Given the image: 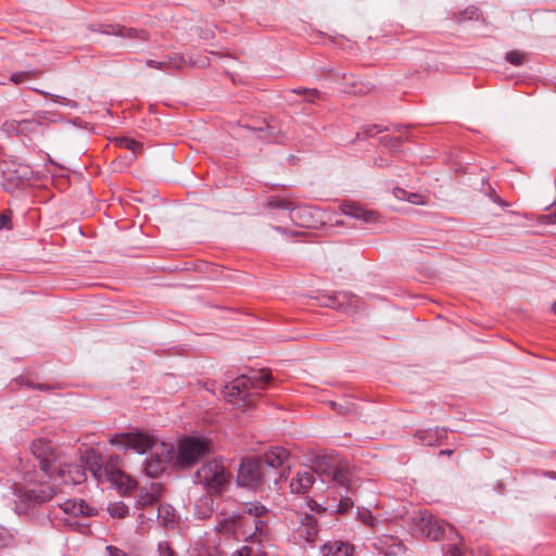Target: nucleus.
Listing matches in <instances>:
<instances>
[{
    "instance_id": "ddd939ff",
    "label": "nucleus",
    "mask_w": 556,
    "mask_h": 556,
    "mask_svg": "<svg viewBox=\"0 0 556 556\" xmlns=\"http://www.w3.org/2000/svg\"><path fill=\"white\" fill-rule=\"evenodd\" d=\"M2 187L7 192H13L20 187L28 184L33 177L34 172L30 166L26 164H10L2 169Z\"/></svg>"
},
{
    "instance_id": "8fccbe9b",
    "label": "nucleus",
    "mask_w": 556,
    "mask_h": 556,
    "mask_svg": "<svg viewBox=\"0 0 556 556\" xmlns=\"http://www.w3.org/2000/svg\"><path fill=\"white\" fill-rule=\"evenodd\" d=\"M446 554H448L451 556H462L463 555L460 546H458L455 543L451 544L448 546V549H447Z\"/></svg>"
},
{
    "instance_id": "20e7f679",
    "label": "nucleus",
    "mask_w": 556,
    "mask_h": 556,
    "mask_svg": "<svg viewBox=\"0 0 556 556\" xmlns=\"http://www.w3.org/2000/svg\"><path fill=\"white\" fill-rule=\"evenodd\" d=\"M268 509L261 503H248L239 514L240 541L258 542L269 535Z\"/></svg>"
},
{
    "instance_id": "39448f33",
    "label": "nucleus",
    "mask_w": 556,
    "mask_h": 556,
    "mask_svg": "<svg viewBox=\"0 0 556 556\" xmlns=\"http://www.w3.org/2000/svg\"><path fill=\"white\" fill-rule=\"evenodd\" d=\"M314 471L324 481L342 486H348L352 479L349 462L333 455L318 457L314 464Z\"/></svg>"
},
{
    "instance_id": "0eeeda50",
    "label": "nucleus",
    "mask_w": 556,
    "mask_h": 556,
    "mask_svg": "<svg viewBox=\"0 0 556 556\" xmlns=\"http://www.w3.org/2000/svg\"><path fill=\"white\" fill-rule=\"evenodd\" d=\"M86 460L89 465V471L98 481L106 478L109 481L116 484L124 483L125 473L119 467V456L110 457V459L104 463L100 454L91 451L86 454Z\"/></svg>"
},
{
    "instance_id": "6ab92c4d",
    "label": "nucleus",
    "mask_w": 556,
    "mask_h": 556,
    "mask_svg": "<svg viewBox=\"0 0 556 556\" xmlns=\"http://www.w3.org/2000/svg\"><path fill=\"white\" fill-rule=\"evenodd\" d=\"M91 30L105 35H115L125 38L147 40V33L137 28H127L121 25H93Z\"/></svg>"
},
{
    "instance_id": "f257e3e1",
    "label": "nucleus",
    "mask_w": 556,
    "mask_h": 556,
    "mask_svg": "<svg viewBox=\"0 0 556 556\" xmlns=\"http://www.w3.org/2000/svg\"><path fill=\"white\" fill-rule=\"evenodd\" d=\"M56 477L50 479L45 472L27 473L24 484L14 485L16 510L29 515L36 507L50 502L56 494Z\"/></svg>"
},
{
    "instance_id": "5701e85b",
    "label": "nucleus",
    "mask_w": 556,
    "mask_h": 556,
    "mask_svg": "<svg viewBox=\"0 0 556 556\" xmlns=\"http://www.w3.org/2000/svg\"><path fill=\"white\" fill-rule=\"evenodd\" d=\"M415 438L424 445L435 446L447 438V430L439 427L418 430L415 433Z\"/></svg>"
},
{
    "instance_id": "ea45409f",
    "label": "nucleus",
    "mask_w": 556,
    "mask_h": 556,
    "mask_svg": "<svg viewBox=\"0 0 556 556\" xmlns=\"http://www.w3.org/2000/svg\"><path fill=\"white\" fill-rule=\"evenodd\" d=\"M505 60L507 62H509L510 64L518 66V65H521L525 62L526 54L523 52H520V51H517V50L509 51V52L506 53Z\"/></svg>"
},
{
    "instance_id": "7ed1b4c3",
    "label": "nucleus",
    "mask_w": 556,
    "mask_h": 556,
    "mask_svg": "<svg viewBox=\"0 0 556 556\" xmlns=\"http://www.w3.org/2000/svg\"><path fill=\"white\" fill-rule=\"evenodd\" d=\"M231 477L230 471L217 459L205 463L197 470L195 481L210 494V496H205L201 500V503L207 507L203 513L198 511L201 518L211 516L214 504L212 495L224 493L230 485Z\"/></svg>"
},
{
    "instance_id": "4468645a",
    "label": "nucleus",
    "mask_w": 556,
    "mask_h": 556,
    "mask_svg": "<svg viewBox=\"0 0 556 556\" xmlns=\"http://www.w3.org/2000/svg\"><path fill=\"white\" fill-rule=\"evenodd\" d=\"M173 446L162 442L156 444L153 451L149 452V456L144 462V472L149 477H156L163 472L168 463L172 460Z\"/></svg>"
},
{
    "instance_id": "f8f14e48",
    "label": "nucleus",
    "mask_w": 556,
    "mask_h": 556,
    "mask_svg": "<svg viewBox=\"0 0 556 556\" xmlns=\"http://www.w3.org/2000/svg\"><path fill=\"white\" fill-rule=\"evenodd\" d=\"M417 527L425 538L432 541H439L442 538L452 540L453 536H458V533L453 526L445 525L439 518L430 514L422 515Z\"/></svg>"
},
{
    "instance_id": "09e8293b",
    "label": "nucleus",
    "mask_w": 556,
    "mask_h": 556,
    "mask_svg": "<svg viewBox=\"0 0 556 556\" xmlns=\"http://www.w3.org/2000/svg\"><path fill=\"white\" fill-rule=\"evenodd\" d=\"M231 556H252V548L250 546H242L241 548L231 553Z\"/></svg>"
},
{
    "instance_id": "a878e982",
    "label": "nucleus",
    "mask_w": 556,
    "mask_h": 556,
    "mask_svg": "<svg viewBox=\"0 0 556 556\" xmlns=\"http://www.w3.org/2000/svg\"><path fill=\"white\" fill-rule=\"evenodd\" d=\"M314 483V473L307 469L301 470L296 473L290 482L292 493H305Z\"/></svg>"
},
{
    "instance_id": "4be33fe9",
    "label": "nucleus",
    "mask_w": 556,
    "mask_h": 556,
    "mask_svg": "<svg viewBox=\"0 0 556 556\" xmlns=\"http://www.w3.org/2000/svg\"><path fill=\"white\" fill-rule=\"evenodd\" d=\"M343 214L363 220L366 224H374L378 222L379 215L377 212L366 210L362 205L353 202L343 203L341 205Z\"/></svg>"
},
{
    "instance_id": "423d86ee",
    "label": "nucleus",
    "mask_w": 556,
    "mask_h": 556,
    "mask_svg": "<svg viewBox=\"0 0 556 556\" xmlns=\"http://www.w3.org/2000/svg\"><path fill=\"white\" fill-rule=\"evenodd\" d=\"M287 525L294 542L314 543L319 532L317 519L309 514L291 511L287 517Z\"/></svg>"
},
{
    "instance_id": "37998d69",
    "label": "nucleus",
    "mask_w": 556,
    "mask_h": 556,
    "mask_svg": "<svg viewBox=\"0 0 556 556\" xmlns=\"http://www.w3.org/2000/svg\"><path fill=\"white\" fill-rule=\"evenodd\" d=\"M359 519L362 522L368 527H374L375 525V517L371 515L369 510L365 511H358Z\"/></svg>"
},
{
    "instance_id": "2f4dec72",
    "label": "nucleus",
    "mask_w": 556,
    "mask_h": 556,
    "mask_svg": "<svg viewBox=\"0 0 556 556\" xmlns=\"http://www.w3.org/2000/svg\"><path fill=\"white\" fill-rule=\"evenodd\" d=\"M393 194L399 200H405L413 204H425L424 197L418 193L407 192L402 188H395Z\"/></svg>"
},
{
    "instance_id": "dca6fc26",
    "label": "nucleus",
    "mask_w": 556,
    "mask_h": 556,
    "mask_svg": "<svg viewBox=\"0 0 556 556\" xmlns=\"http://www.w3.org/2000/svg\"><path fill=\"white\" fill-rule=\"evenodd\" d=\"M56 481L60 479L65 484H79L86 480V471L83 466L77 464H62L56 467L54 472Z\"/></svg>"
},
{
    "instance_id": "473e14b6",
    "label": "nucleus",
    "mask_w": 556,
    "mask_h": 556,
    "mask_svg": "<svg viewBox=\"0 0 556 556\" xmlns=\"http://www.w3.org/2000/svg\"><path fill=\"white\" fill-rule=\"evenodd\" d=\"M290 93L303 96L304 101L308 103H315L320 99V92L315 88H295L289 91Z\"/></svg>"
},
{
    "instance_id": "c9c22d12",
    "label": "nucleus",
    "mask_w": 556,
    "mask_h": 556,
    "mask_svg": "<svg viewBox=\"0 0 556 556\" xmlns=\"http://www.w3.org/2000/svg\"><path fill=\"white\" fill-rule=\"evenodd\" d=\"M374 89V85L369 81L354 80L351 83L350 92L354 94H367Z\"/></svg>"
},
{
    "instance_id": "1a4fd4ad",
    "label": "nucleus",
    "mask_w": 556,
    "mask_h": 556,
    "mask_svg": "<svg viewBox=\"0 0 556 556\" xmlns=\"http://www.w3.org/2000/svg\"><path fill=\"white\" fill-rule=\"evenodd\" d=\"M30 451L39 462L41 472L51 479L61 463L58 447L50 440L39 438L31 442Z\"/></svg>"
},
{
    "instance_id": "c85d7f7f",
    "label": "nucleus",
    "mask_w": 556,
    "mask_h": 556,
    "mask_svg": "<svg viewBox=\"0 0 556 556\" xmlns=\"http://www.w3.org/2000/svg\"><path fill=\"white\" fill-rule=\"evenodd\" d=\"M293 205L294 203L289 198L279 195H270L267 198V206L271 210H287L290 214Z\"/></svg>"
},
{
    "instance_id": "49530a36",
    "label": "nucleus",
    "mask_w": 556,
    "mask_h": 556,
    "mask_svg": "<svg viewBox=\"0 0 556 556\" xmlns=\"http://www.w3.org/2000/svg\"><path fill=\"white\" fill-rule=\"evenodd\" d=\"M105 551L108 556H128L127 553H125L123 549L113 545H108Z\"/></svg>"
},
{
    "instance_id": "9b49d317",
    "label": "nucleus",
    "mask_w": 556,
    "mask_h": 556,
    "mask_svg": "<svg viewBox=\"0 0 556 556\" xmlns=\"http://www.w3.org/2000/svg\"><path fill=\"white\" fill-rule=\"evenodd\" d=\"M265 470L258 458L245 459L241 463L237 481L239 485L256 490L265 482Z\"/></svg>"
},
{
    "instance_id": "13d9d810",
    "label": "nucleus",
    "mask_w": 556,
    "mask_h": 556,
    "mask_svg": "<svg viewBox=\"0 0 556 556\" xmlns=\"http://www.w3.org/2000/svg\"><path fill=\"white\" fill-rule=\"evenodd\" d=\"M213 36V33L212 31H206L205 35L203 36L204 39H208Z\"/></svg>"
},
{
    "instance_id": "9d476101",
    "label": "nucleus",
    "mask_w": 556,
    "mask_h": 556,
    "mask_svg": "<svg viewBox=\"0 0 556 556\" xmlns=\"http://www.w3.org/2000/svg\"><path fill=\"white\" fill-rule=\"evenodd\" d=\"M208 453H211V442L208 440L188 437L178 446L177 460L182 467H189Z\"/></svg>"
},
{
    "instance_id": "393cba45",
    "label": "nucleus",
    "mask_w": 556,
    "mask_h": 556,
    "mask_svg": "<svg viewBox=\"0 0 556 556\" xmlns=\"http://www.w3.org/2000/svg\"><path fill=\"white\" fill-rule=\"evenodd\" d=\"M289 456V452L281 447L275 446L266 452L262 458H258L263 463V467L279 468L281 467Z\"/></svg>"
},
{
    "instance_id": "e433bc0d",
    "label": "nucleus",
    "mask_w": 556,
    "mask_h": 556,
    "mask_svg": "<svg viewBox=\"0 0 556 556\" xmlns=\"http://www.w3.org/2000/svg\"><path fill=\"white\" fill-rule=\"evenodd\" d=\"M40 93L47 98H50L53 102L60 103L61 105L68 106L71 109H76L78 106L77 102L72 99L42 91H40Z\"/></svg>"
},
{
    "instance_id": "72a5a7b5",
    "label": "nucleus",
    "mask_w": 556,
    "mask_h": 556,
    "mask_svg": "<svg viewBox=\"0 0 556 556\" xmlns=\"http://www.w3.org/2000/svg\"><path fill=\"white\" fill-rule=\"evenodd\" d=\"M39 74H40V72L35 71V70L15 72V73L11 74L10 81H12L15 85H20V84L25 83L28 79L36 78Z\"/></svg>"
},
{
    "instance_id": "2eb2a0df",
    "label": "nucleus",
    "mask_w": 556,
    "mask_h": 556,
    "mask_svg": "<svg viewBox=\"0 0 556 556\" xmlns=\"http://www.w3.org/2000/svg\"><path fill=\"white\" fill-rule=\"evenodd\" d=\"M188 63H191L193 65H199V66L206 65L205 61H201V62H195V61L192 62L191 60L187 61L185 59V56L180 53H173L170 55H167V56H165V59L163 61H155V60L147 61V65L149 67L156 68L160 71H167V72L175 71V70H181Z\"/></svg>"
},
{
    "instance_id": "b1692460",
    "label": "nucleus",
    "mask_w": 556,
    "mask_h": 556,
    "mask_svg": "<svg viewBox=\"0 0 556 556\" xmlns=\"http://www.w3.org/2000/svg\"><path fill=\"white\" fill-rule=\"evenodd\" d=\"M354 545L339 540L328 541L320 547L323 556H353Z\"/></svg>"
},
{
    "instance_id": "a211bd4d",
    "label": "nucleus",
    "mask_w": 556,
    "mask_h": 556,
    "mask_svg": "<svg viewBox=\"0 0 556 556\" xmlns=\"http://www.w3.org/2000/svg\"><path fill=\"white\" fill-rule=\"evenodd\" d=\"M318 211L307 205H293L290 219L302 228H316L315 215Z\"/></svg>"
},
{
    "instance_id": "3c124183",
    "label": "nucleus",
    "mask_w": 556,
    "mask_h": 556,
    "mask_svg": "<svg viewBox=\"0 0 556 556\" xmlns=\"http://www.w3.org/2000/svg\"><path fill=\"white\" fill-rule=\"evenodd\" d=\"M28 124H31V123L28 121H22V122H18L17 124H15V123L7 124V126L12 128L13 130H18L20 128L24 129V126H26Z\"/></svg>"
},
{
    "instance_id": "7c9ffc66",
    "label": "nucleus",
    "mask_w": 556,
    "mask_h": 556,
    "mask_svg": "<svg viewBox=\"0 0 556 556\" xmlns=\"http://www.w3.org/2000/svg\"><path fill=\"white\" fill-rule=\"evenodd\" d=\"M391 544L388 547H383L382 545L378 546L381 553L386 556H397L405 551V546L396 539L390 538ZM384 542L379 539V544H383Z\"/></svg>"
},
{
    "instance_id": "864d4df0",
    "label": "nucleus",
    "mask_w": 556,
    "mask_h": 556,
    "mask_svg": "<svg viewBox=\"0 0 556 556\" xmlns=\"http://www.w3.org/2000/svg\"><path fill=\"white\" fill-rule=\"evenodd\" d=\"M477 14V9H468L466 10L463 15H464V18L467 17L469 20L473 18V16Z\"/></svg>"
},
{
    "instance_id": "f3484780",
    "label": "nucleus",
    "mask_w": 556,
    "mask_h": 556,
    "mask_svg": "<svg viewBox=\"0 0 556 556\" xmlns=\"http://www.w3.org/2000/svg\"><path fill=\"white\" fill-rule=\"evenodd\" d=\"M163 493V485L159 482H150L141 486L136 500V507L139 509L156 504Z\"/></svg>"
},
{
    "instance_id": "c03bdc74",
    "label": "nucleus",
    "mask_w": 556,
    "mask_h": 556,
    "mask_svg": "<svg viewBox=\"0 0 556 556\" xmlns=\"http://www.w3.org/2000/svg\"><path fill=\"white\" fill-rule=\"evenodd\" d=\"M12 220L10 213H0V229H11Z\"/></svg>"
},
{
    "instance_id": "f03ea898",
    "label": "nucleus",
    "mask_w": 556,
    "mask_h": 556,
    "mask_svg": "<svg viewBox=\"0 0 556 556\" xmlns=\"http://www.w3.org/2000/svg\"><path fill=\"white\" fill-rule=\"evenodd\" d=\"M270 381V370L262 368L236 378L229 386H225L223 392L229 403L240 408L250 407L258 392L266 389Z\"/></svg>"
},
{
    "instance_id": "79ce46f5",
    "label": "nucleus",
    "mask_w": 556,
    "mask_h": 556,
    "mask_svg": "<svg viewBox=\"0 0 556 556\" xmlns=\"http://www.w3.org/2000/svg\"><path fill=\"white\" fill-rule=\"evenodd\" d=\"M159 556H177L167 541L159 543Z\"/></svg>"
},
{
    "instance_id": "bf43d9fd",
    "label": "nucleus",
    "mask_w": 556,
    "mask_h": 556,
    "mask_svg": "<svg viewBox=\"0 0 556 556\" xmlns=\"http://www.w3.org/2000/svg\"><path fill=\"white\" fill-rule=\"evenodd\" d=\"M276 230L280 231V232H285L286 230L282 229L281 227H276Z\"/></svg>"
},
{
    "instance_id": "cd10ccee",
    "label": "nucleus",
    "mask_w": 556,
    "mask_h": 556,
    "mask_svg": "<svg viewBox=\"0 0 556 556\" xmlns=\"http://www.w3.org/2000/svg\"><path fill=\"white\" fill-rule=\"evenodd\" d=\"M393 129L399 131V132H404L405 136L402 137H388V136H384V137H381L380 138V143L386 146V147H390L392 149H395L396 147H399L403 141L405 140H408V127L407 126H402V125H395L393 126Z\"/></svg>"
},
{
    "instance_id": "6e6d98bb",
    "label": "nucleus",
    "mask_w": 556,
    "mask_h": 556,
    "mask_svg": "<svg viewBox=\"0 0 556 556\" xmlns=\"http://www.w3.org/2000/svg\"><path fill=\"white\" fill-rule=\"evenodd\" d=\"M225 0H208L213 8H218L224 4Z\"/></svg>"
},
{
    "instance_id": "4d7b16f0",
    "label": "nucleus",
    "mask_w": 556,
    "mask_h": 556,
    "mask_svg": "<svg viewBox=\"0 0 556 556\" xmlns=\"http://www.w3.org/2000/svg\"><path fill=\"white\" fill-rule=\"evenodd\" d=\"M376 164H377L378 166H380V167H382V166L387 165V163H386L382 159H381L380 161H378V160H377V161H376Z\"/></svg>"
},
{
    "instance_id": "de8ad7c7",
    "label": "nucleus",
    "mask_w": 556,
    "mask_h": 556,
    "mask_svg": "<svg viewBox=\"0 0 556 556\" xmlns=\"http://www.w3.org/2000/svg\"><path fill=\"white\" fill-rule=\"evenodd\" d=\"M18 383L22 384V386H27L29 388H33V389H38V390H48L49 387L45 386V384H34V383H29L28 382V379L27 378H24V377H21L18 378Z\"/></svg>"
},
{
    "instance_id": "5fc2aeb1",
    "label": "nucleus",
    "mask_w": 556,
    "mask_h": 556,
    "mask_svg": "<svg viewBox=\"0 0 556 556\" xmlns=\"http://www.w3.org/2000/svg\"><path fill=\"white\" fill-rule=\"evenodd\" d=\"M453 453H454V450H451V448L441 450L439 452V456H451V455H453Z\"/></svg>"
},
{
    "instance_id": "a18cd8bd",
    "label": "nucleus",
    "mask_w": 556,
    "mask_h": 556,
    "mask_svg": "<svg viewBox=\"0 0 556 556\" xmlns=\"http://www.w3.org/2000/svg\"><path fill=\"white\" fill-rule=\"evenodd\" d=\"M118 485L121 488L125 486V491H132V490H135L137 488V481L134 478L125 475L124 483L123 484H118Z\"/></svg>"
},
{
    "instance_id": "aec40b11",
    "label": "nucleus",
    "mask_w": 556,
    "mask_h": 556,
    "mask_svg": "<svg viewBox=\"0 0 556 556\" xmlns=\"http://www.w3.org/2000/svg\"><path fill=\"white\" fill-rule=\"evenodd\" d=\"M215 531L219 535L233 538L236 541H240L239 514L222 516L215 526Z\"/></svg>"
},
{
    "instance_id": "f704fd0d",
    "label": "nucleus",
    "mask_w": 556,
    "mask_h": 556,
    "mask_svg": "<svg viewBox=\"0 0 556 556\" xmlns=\"http://www.w3.org/2000/svg\"><path fill=\"white\" fill-rule=\"evenodd\" d=\"M108 511L111 517L121 519L128 515L129 509L123 502H114L109 504Z\"/></svg>"
},
{
    "instance_id": "412c9836",
    "label": "nucleus",
    "mask_w": 556,
    "mask_h": 556,
    "mask_svg": "<svg viewBox=\"0 0 556 556\" xmlns=\"http://www.w3.org/2000/svg\"><path fill=\"white\" fill-rule=\"evenodd\" d=\"M59 508L68 517H86L97 515V510L90 507L83 500H67L64 503L59 504Z\"/></svg>"
},
{
    "instance_id": "052dcab7",
    "label": "nucleus",
    "mask_w": 556,
    "mask_h": 556,
    "mask_svg": "<svg viewBox=\"0 0 556 556\" xmlns=\"http://www.w3.org/2000/svg\"><path fill=\"white\" fill-rule=\"evenodd\" d=\"M553 311L556 314V301L553 303Z\"/></svg>"
},
{
    "instance_id": "bb28decb",
    "label": "nucleus",
    "mask_w": 556,
    "mask_h": 556,
    "mask_svg": "<svg viewBox=\"0 0 556 556\" xmlns=\"http://www.w3.org/2000/svg\"><path fill=\"white\" fill-rule=\"evenodd\" d=\"M356 295L349 292H337L329 298L327 305L332 308H342L343 306L354 307L356 306Z\"/></svg>"
},
{
    "instance_id": "603ef678",
    "label": "nucleus",
    "mask_w": 556,
    "mask_h": 556,
    "mask_svg": "<svg viewBox=\"0 0 556 556\" xmlns=\"http://www.w3.org/2000/svg\"><path fill=\"white\" fill-rule=\"evenodd\" d=\"M542 222L547 224H556V212L542 216Z\"/></svg>"
},
{
    "instance_id": "58836bf2",
    "label": "nucleus",
    "mask_w": 556,
    "mask_h": 556,
    "mask_svg": "<svg viewBox=\"0 0 556 556\" xmlns=\"http://www.w3.org/2000/svg\"><path fill=\"white\" fill-rule=\"evenodd\" d=\"M159 515L157 517L159 518H162L163 519V522L165 525H169V523H173L174 522V519H175V515L174 513L172 511V507L170 506H163V505H160L159 508Z\"/></svg>"
},
{
    "instance_id": "6e6552de",
    "label": "nucleus",
    "mask_w": 556,
    "mask_h": 556,
    "mask_svg": "<svg viewBox=\"0 0 556 556\" xmlns=\"http://www.w3.org/2000/svg\"><path fill=\"white\" fill-rule=\"evenodd\" d=\"M109 442L124 450H132L139 454L149 453L162 442L155 437L139 430L114 434Z\"/></svg>"
},
{
    "instance_id": "c756f323",
    "label": "nucleus",
    "mask_w": 556,
    "mask_h": 556,
    "mask_svg": "<svg viewBox=\"0 0 556 556\" xmlns=\"http://www.w3.org/2000/svg\"><path fill=\"white\" fill-rule=\"evenodd\" d=\"M114 142L117 147L131 151L134 153V157H136V154L140 153L142 150V144L132 138L118 137L114 139Z\"/></svg>"
},
{
    "instance_id": "a19ab883",
    "label": "nucleus",
    "mask_w": 556,
    "mask_h": 556,
    "mask_svg": "<svg viewBox=\"0 0 556 556\" xmlns=\"http://www.w3.org/2000/svg\"><path fill=\"white\" fill-rule=\"evenodd\" d=\"M353 501L348 497V496H343L341 497L339 504H338V508H337V513L338 514H345L348 510H350L352 507H353Z\"/></svg>"
},
{
    "instance_id": "4c0bfd02",
    "label": "nucleus",
    "mask_w": 556,
    "mask_h": 556,
    "mask_svg": "<svg viewBox=\"0 0 556 556\" xmlns=\"http://www.w3.org/2000/svg\"><path fill=\"white\" fill-rule=\"evenodd\" d=\"M389 129H390L389 127H382V126L376 125V124L366 125L363 127L362 132L357 134V137H361V135H363L364 137H372L378 132L388 131Z\"/></svg>"
}]
</instances>
